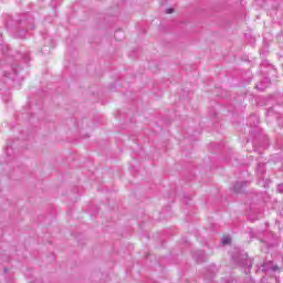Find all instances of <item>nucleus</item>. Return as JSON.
<instances>
[{
	"label": "nucleus",
	"mask_w": 283,
	"mask_h": 283,
	"mask_svg": "<svg viewBox=\"0 0 283 283\" xmlns=\"http://www.w3.org/2000/svg\"><path fill=\"white\" fill-rule=\"evenodd\" d=\"M277 192L283 193V184L277 186Z\"/></svg>",
	"instance_id": "nucleus-8"
},
{
	"label": "nucleus",
	"mask_w": 283,
	"mask_h": 283,
	"mask_svg": "<svg viewBox=\"0 0 283 283\" xmlns=\"http://www.w3.org/2000/svg\"><path fill=\"white\" fill-rule=\"evenodd\" d=\"M195 260L197 262H205V252L199 251L197 254L193 255Z\"/></svg>",
	"instance_id": "nucleus-5"
},
{
	"label": "nucleus",
	"mask_w": 283,
	"mask_h": 283,
	"mask_svg": "<svg viewBox=\"0 0 283 283\" xmlns=\"http://www.w3.org/2000/svg\"><path fill=\"white\" fill-rule=\"evenodd\" d=\"M220 283H231L230 280H227V279H221V282Z\"/></svg>",
	"instance_id": "nucleus-10"
},
{
	"label": "nucleus",
	"mask_w": 283,
	"mask_h": 283,
	"mask_svg": "<svg viewBox=\"0 0 283 283\" xmlns=\"http://www.w3.org/2000/svg\"><path fill=\"white\" fill-rule=\"evenodd\" d=\"M222 244H231V237H223L221 238Z\"/></svg>",
	"instance_id": "nucleus-6"
},
{
	"label": "nucleus",
	"mask_w": 283,
	"mask_h": 283,
	"mask_svg": "<svg viewBox=\"0 0 283 283\" xmlns=\"http://www.w3.org/2000/svg\"><path fill=\"white\" fill-rule=\"evenodd\" d=\"M216 273H218V266H216V264H211L206 271V280H213V277H216Z\"/></svg>",
	"instance_id": "nucleus-3"
},
{
	"label": "nucleus",
	"mask_w": 283,
	"mask_h": 283,
	"mask_svg": "<svg viewBox=\"0 0 283 283\" xmlns=\"http://www.w3.org/2000/svg\"><path fill=\"white\" fill-rule=\"evenodd\" d=\"M272 271H277V265H273Z\"/></svg>",
	"instance_id": "nucleus-12"
},
{
	"label": "nucleus",
	"mask_w": 283,
	"mask_h": 283,
	"mask_svg": "<svg viewBox=\"0 0 283 283\" xmlns=\"http://www.w3.org/2000/svg\"><path fill=\"white\" fill-rule=\"evenodd\" d=\"M232 258V262H234L238 266H247L249 261V255L244 253V251L240 248H233L230 252Z\"/></svg>",
	"instance_id": "nucleus-1"
},
{
	"label": "nucleus",
	"mask_w": 283,
	"mask_h": 283,
	"mask_svg": "<svg viewBox=\"0 0 283 283\" xmlns=\"http://www.w3.org/2000/svg\"><path fill=\"white\" fill-rule=\"evenodd\" d=\"M166 13H167V14H174V9H171V8L167 9V10H166Z\"/></svg>",
	"instance_id": "nucleus-9"
},
{
	"label": "nucleus",
	"mask_w": 283,
	"mask_h": 283,
	"mask_svg": "<svg viewBox=\"0 0 283 283\" xmlns=\"http://www.w3.org/2000/svg\"><path fill=\"white\" fill-rule=\"evenodd\" d=\"M270 269L266 266V263L263 264V271H269Z\"/></svg>",
	"instance_id": "nucleus-11"
},
{
	"label": "nucleus",
	"mask_w": 283,
	"mask_h": 283,
	"mask_svg": "<svg viewBox=\"0 0 283 283\" xmlns=\"http://www.w3.org/2000/svg\"><path fill=\"white\" fill-rule=\"evenodd\" d=\"M247 186H248L247 181H237L231 188V191L233 193H244Z\"/></svg>",
	"instance_id": "nucleus-2"
},
{
	"label": "nucleus",
	"mask_w": 283,
	"mask_h": 283,
	"mask_svg": "<svg viewBox=\"0 0 283 283\" xmlns=\"http://www.w3.org/2000/svg\"><path fill=\"white\" fill-rule=\"evenodd\" d=\"M250 118H253L255 120L254 125H258V123H260V117H258V115H251Z\"/></svg>",
	"instance_id": "nucleus-7"
},
{
	"label": "nucleus",
	"mask_w": 283,
	"mask_h": 283,
	"mask_svg": "<svg viewBox=\"0 0 283 283\" xmlns=\"http://www.w3.org/2000/svg\"><path fill=\"white\" fill-rule=\"evenodd\" d=\"M270 85L271 78L264 77L259 84H255V90H259V92H264Z\"/></svg>",
	"instance_id": "nucleus-4"
}]
</instances>
